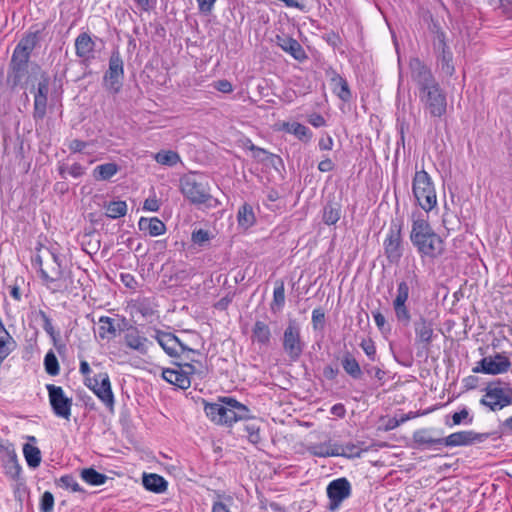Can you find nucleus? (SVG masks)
<instances>
[{
    "instance_id": "nucleus-1",
    "label": "nucleus",
    "mask_w": 512,
    "mask_h": 512,
    "mask_svg": "<svg viewBox=\"0 0 512 512\" xmlns=\"http://www.w3.org/2000/svg\"><path fill=\"white\" fill-rule=\"evenodd\" d=\"M63 256L55 246L36 247V254L32 258V265L37 268L39 276L52 293L69 290L67 282L71 272L66 273L63 269Z\"/></svg>"
},
{
    "instance_id": "nucleus-2",
    "label": "nucleus",
    "mask_w": 512,
    "mask_h": 512,
    "mask_svg": "<svg viewBox=\"0 0 512 512\" xmlns=\"http://www.w3.org/2000/svg\"><path fill=\"white\" fill-rule=\"evenodd\" d=\"M410 241L422 259H436L445 251L444 241L424 218L412 222Z\"/></svg>"
},
{
    "instance_id": "nucleus-3",
    "label": "nucleus",
    "mask_w": 512,
    "mask_h": 512,
    "mask_svg": "<svg viewBox=\"0 0 512 512\" xmlns=\"http://www.w3.org/2000/svg\"><path fill=\"white\" fill-rule=\"evenodd\" d=\"M412 192L418 205L426 212L437 205V196L430 175L425 170L416 171L412 181Z\"/></svg>"
},
{
    "instance_id": "nucleus-4",
    "label": "nucleus",
    "mask_w": 512,
    "mask_h": 512,
    "mask_svg": "<svg viewBox=\"0 0 512 512\" xmlns=\"http://www.w3.org/2000/svg\"><path fill=\"white\" fill-rule=\"evenodd\" d=\"M180 190L193 204H203L211 199L210 188L205 177L198 173H189L180 178Z\"/></svg>"
},
{
    "instance_id": "nucleus-5",
    "label": "nucleus",
    "mask_w": 512,
    "mask_h": 512,
    "mask_svg": "<svg viewBox=\"0 0 512 512\" xmlns=\"http://www.w3.org/2000/svg\"><path fill=\"white\" fill-rule=\"evenodd\" d=\"M480 404L491 411H499L512 404V387L500 380L488 383Z\"/></svg>"
},
{
    "instance_id": "nucleus-6",
    "label": "nucleus",
    "mask_w": 512,
    "mask_h": 512,
    "mask_svg": "<svg viewBox=\"0 0 512 512\" xmlns=\"http://www.w3.org/2000/svg\"><path fill=\"white\" fill-rule=\"evenodd\" d=\"M419 98L430 118L440 120L446 114L447 98L439 83L420 91Z\"/></svg>"
},
{
    "instance_id": "nucleus-7",
    "label": "nucleus",
    "mask_w": 512,
    "mask_h": 512,
    "mask_svg": "<svg viewBox=\"0 0 512 512\" xmlns=\"http://www.w3.org/2000/svg\"><path fill=\"white\" fill-rule=\"evenodd\" d=\"M124 79V62L119 49L111 51L108 69L103 76V86L111 94L120 92Z\"/></svg>"
},
{
    "instance_id": "nucleus-8",
    "label": "nucleus",
    "mask_w": 512,
    "mask_h": 512,
    "mask_svg": "<svg viewBox=\"0 0 512 512\" xmlns=\"http://www.w3.org/2000/svg\"><path fill=\"white\" fill-rule=\"evenodd\" d=\"M84 383L105 405L107 410L110 413H113L115 407V398L111 388L109 375L106 372H101L94 375L93 377H87Z\"/></svg>"
},
{
    "instance_id": "nucleus-9",
    "label": "nucleus",
    "mask_w": 512,
    "mask_h": 512,
    "mask_svg": "<svg viewBox=\"0 0 512 512\" xmlns=\"http://www.w3.org/2000/svg\"><path fill=\"white\" fill-rule=\"evenodd\" d=\"M282 346L290 361L296 362L303 354L305 343L301 339L300 328L294 321H290L284 330Z\"/></svg>"
},
{
    "instance_id": "nucleus-10",
    "label": "nucleus",
    "mask_w": 512,
    "mask_h": 512,
    "mask_svg": "<svg viewBox=\"0 0 512 512\" xmlns=\"http://www.w3.org/2000/svg\"><path fill=\"white\" fill-rule=\"evenodd\" d=\"M402 222L392 221L384 240V253L390 263H398L403 256Z\"/></svg>"
},
{
    "instance_id": "nucleus-11",
    "label": "nucleus",
    "mask_w": 512,
    "mask_h": 512,
    "mask_svg": "<svg viewBox=\"0 0 512 512\" xmlns=\"http://www.w3.org/2000/svg\"><path fill=\"white\" fill-rule=\"evenodd\" d=\"M96 40L98 37L93 38L89 32H81L75 38V55L81 65L88 67L96 60L98 54Z\"/></svg>"
},
{
    "instance_id": "nucleus-12",
    "label": "nucleus",
    "mask_w": 512,
    "mask_h": 512,
    "mask_svg": "<svg viewBox=\"0 0 512 512\" xmlns=\"http://www.w3.org/2000/svg\"><path fill=\"white\" fill-rule=\"evenodd\" d=\"M46 389L53 413L57 417L69 420L71 417L72 398L65 396L60 386L47 384Z\"/></svg>"
},
{
    "instance_id": "nucleus-13",
    "label": "nucleus",
    "mask_w": 512,
    "mask_h": 512,
    "mask_svg": "<svg viewBox=\"0 0 512 512\" xmlns=\"http://www.w3.org/2000/svg\"><path fill=\"white\" fill-rule=\"evenodd\" d=\"M195 373V367L186 363L177 365V368H166L162 371V377L170 384L186 390L191 386V375Z\"/></svg>"
},
{
    "instance_id": "nucleus-14",
    "label": "nucleus",
    "mask_w": 512,
    "mask_h": 512,
    "mask_svg": "<svg viewBox=\"0 0 512 512\" xmlns=\"http://www.w3.org/2000/svg\"><path fill=\"white\" fill-rule=\"evenodd\" d=\"M327 496L329 498V510H337L341 503L350 497L352 487L350 482L342 477L331 481L326 488Z\"/></svg>"
},
{
    "instance_id": "nucleus-15",
    "label": "nucleus",
    "mask_w": 512,
    "mask_h": 512,
    "mask_svg": "<svg viewBox=\"0 0 512 512\" xmlns=\"http://www.w3.org/2000/svg\"><path fill=\"white\" fill-rule=\"evenodd\" d=\"M510 367L511 362L509 358L501 353H497L493 357L488 356L482 358L473 368V372L497 375L507 372L510 369Z\"/></svg>"
},
{
    "instance_id": "nucleus-16",
    "label": "nucleus",
    "mask_w": 512,
    "mask_h": 512,
    "mask_svg": "<svg viewBox=\"0 0 512 512\" xmlns=\"http://www.w3.org/2000/svg\"><path fill=\"white\" fill-rule=\"evenodd\" d=\"M49 86L50 78L46 73L42 72L37 84V88L34 91L33 117L36 120V124H38L39 120H43L46 115Z\"/></svg>"
},
{
    "instance_id": "nucleus-17",
    "label": "nucleus",
    "mask_w": 512,
    "mask_h": 512,
    "mask_svg": "<svg viewBox=\"0 0 512 512\" xmlns=\"http://www.w3.org/2000/svg\"><path fill=\"white\" fill-rule=\"evenodd\" d=\"M222 402L225 404V413L223 414L221 425L232 426L237 421L251 417L249 408L236 399L224 397Z\"/></svg>"
},
{
    "instance_id": "nucleus-18",
    "label": "nucleus",
    "mask_w": 512,
    "mask_h": 512,
    "mask_svg": "<svg viewBox=\"0 0 512 512\" xmlns=\"http://www.w3.org/2000/svg\"><path fill=\"white\" fill-rule=\"evenodd\" d=\"M154 338L162 349L171 357L179 355V350L182 352L188 351L191 353H199L198 351L187 347L180 339L170 332L155 330Z\"/></svg>"
},
{
    "instance_id": "nucleus-19",
    "label": "nucleus",
    "mask_w": 512,
    "mask_h": 512,
    "mask_svg": "<svg viewBox=\"0 0 512 512\" xmlns=\"http://www.w3.org/2000/svg\"><path fill=\"white\" fill-rule=\"evenodd\" d=\"M415 344L428 349L435 337L434 322L423 315H419L413 322Z\"/></svg>"
},
{
    "instance_id": "nucleus-20",
    "label": "nucleus",
    "mask_w": 512,
    "mask_h": 512,
    "mask_svg": "<svg viewBox=\"0 0 512 512\" xmlns=\"http://www.w3.org/2000/svg\"><path fill=\"white\" fill-rule=\"evenodd\" d=\"M488 433H477L472 430L459 431L444 437V446L458 447L469 446L475 443H481L488 439Z\"/></svg>"
},
{
    "instance_id": "nucleus-21",
    "label": "nucleus",
    "mask_w": 512,
    "mask_h": 512,
    "mask_svg": "<svg viewBox=\"0 0 512 512\" xmlns=\"http://www.w3.org/2000/svg\"><path fill=\"white\" fill-rule=\"evenodd\" d=\"M410 68L412 80L418 86L419 92L425 90L426 87L438 84L431 70L419 59H413L410 62Z\"/></svg>"
},
{
    "instance_id": "nucleus-22",
    "label": "nucleus",
    "mask_w": 512,
    "mask_h": 512,
    "mask_svg": "<svg viewBox=\"0 0 512 512\" xmlns=\"http://www.w3.org/2000/svg\"><path fill=\"white\" fill-rule=\"evenodd\" d=\"M410 68L412 80L418 86L419 92L425 90L426 87L438 84L431 70L419 59H413L410 62Z\"/></svg>"
},
{
    "instance_id": "nucleus-23",
    "label": "nucleus",
    "mask_w": 512,
    "mask_h": 512,
    "mask_svg": "<svg viewBox=\"0 0 512 512\" xmlns=\"http://www.w3.org/2000/svg\"><path fill=\"white\" fill-rule=\"evenodd\" d=\"M276 44L285 52L289 53L294 59L303 61L307 59V54L301 44L294 38L287 35H277Z\"/></svg>"
},
{
    "instance_id": "nucleus-24",
    "label": "nucleus",
    "mask_w": 512,
    "mask_h": 512,
    "mask_svg": "<svg viewBox=\"0 0 512 512\" xmlns=\"http://www.w3.org/2000/svg\"><path fill=\"white\" fill-rule=\"evenodd\" d=\"M30 55L31 52L21 49V47L16 45L11 58V65L14 73V85H17V82L25 72Z\"/></svg>"
},
{
    "instance_id": "nucleus-25",
    "label": "nucleus",
    "mask_w": 512,
    "mask_h": 512,
    "mask_svg": "<svg viewBox=\"0 0 512 512\" xmlns=\"http://www.w3.org/2000/svg\"><path fill=\"white\" fill-rule=\"evenodd\" d=\"M415 447L421 449L437 448L444 446V438H435L427 429H420L413 433L412 436Z\"/></svg>"
},
{
    "instance_id": "nucleus-26",
    "label": "nucleus",
    "mask_w": 512,
    "mask_h": 512,
    "mask_svg": "<svg viewBox=\"0 0 512 512\" xmlns=\"http://www.w3.org/2000/svg\"><path fill=\"white\" fill-rule=\"evenodd\" d=\"M341 365L344 372L353 380H360L363 377V370L359 361L350 351H345L341 357Z\"/></svg>"
},
{
    "instance_id": "nucleus-27",
    "label": "nucleus",
    "mask_w": 512,
    "mask_h": 512,
    "mask_svg": "<svg viewBox=\"0 0 512 512\" xmlns=\"http://www.w3.org/2000/svg\"><path fill=\"white\" fill-rule=\"evenodd\" d=\"M272 333L268 324L257 320L252 328V341L260 347H268L271 342Z\"/></svg>"
},
{
    "instance_id": "nucleus-28",
    "label": "nucleus",
    "mask_w": 512,
    "mask_h": 512,
    "mask_svg": "<svg viewBox=\"0 0 512 512\" xmlns=\"http://www.w3.org/2000/svg\"><path fill=\"white\" fill-rule=\"evenodd\" d=\"M139 229L152 237L160 236L165 233V224L157 217L145 218L141 217L138 222Z\"/></svg>"
},
{
    "instance_id": "nucleus-29",
    "label": "nucleus",
    "mask_w": 512,
    "mask_h": 512,
    "mask_svg": "<svg viewBox=\"0 0 512 512\" xmlns=\"http://www.w3.org/2000/svg\"><path fill=\"white\" fill-rule=\"evenodd\" d=\"M45 28V25L41 28H38V26L31 27V29L21 38L17 46L32 53L34 48L40 42Z\"/></svg>"
},
{
    "instance_id": "nucleus-30",
    "label": "nucleus",
    "mask_w": 512,
    "mask_h": 512,
    "mask_svg": "<svg viewBox=\"0 0 512 512\" xmlns=\"http://www.w3.org/2000/svg\"><path fill=\"white\" fill-rule=\"evenodd\" d=\"M143 486L146 490L161 494L167 490L168 482L158 474H144L143 475Z\"/></svg>"
},
{
    "instance_id": "nucleus-31",
    "label": "nucleus",
    "mask_w": 512,
    "mask_h": 512,
    "mask_svg": "<svg viewBox=\"0 0 512 512\" xmlns=\"http://www.w3.org/2000/svg\"><path fill=\"white\" fill-rule=\"evenodd\" d=\"M332 91L335 93L343 102H349L352 98L351 91L349 89L348 82L339 74H335L331 78Z\"/></svg>"
},
{
    "instance_id": "nucleus-32",
    "label": "nucleus",
    "mask_w": 512,
    "mask_h": 512,
    "mask_svg": "<svg viewBox=\"0 0 512 512\" xmlns=\"http://www.w3.org/2000/svg\"><path fill=\"white\" fill-rule=\"evenodd\" d=\"M147 338L141 336L136 329H132L128 331L125 335V344L140 353H145L147 351Z\"/></svg>"
},
{
    "instance_id": "nucleus-33",
    "label": "nucleus",
    "mask_w": 512,
    "mask_h": 512,
    "mask_svg": "<svg viewBox=\"0 0 512 512\" xmlns=\"http://www.w3.org/2000/svg\"><path fill=\"white\" fill-rule=\"evenodd\" d=\"M98 335L102 340H109L116 336L115 320L108 316H101L98 320Z\"/></svg>"
},
{
    "instance_id": "nucleus-34",
    "label": "nucleus",
    "mask_w": 512,
    "mask_h": 512,
    "mask_svg": "<svg viewBox=\"0 0 512 512\" xmlns=\"http://www.w3.org/2000/svg\"><path fill=\"white\" fill-rule=\"evenodd\" d=\"M119 169V166L114 162L101 164L93 170V177L98 181L110 180Z\"/></svg>"
},
{
    "instance_id": "nucleus-35",
    "label": "nucleus",
    "mask_w": 512,
    "mask_h": 512,
    "mask_svg": "<svg viewBox=\"0 0 512 512\" xmlns=\"http://www.w3.org/2000/svg\"><path fill=\"white\" fill-rule=\"evenodd\" d=\"M237 220L239 226L245 229L252 227L256 221L253 207L248 203H244L238 210Z\"/></svg>"
},
{
    "instance_id": "nucleus-36",
    "label": "nucleus",
    "mask_w": 512,
    "mask_h": 512,
    "mask_svg": "<svg viewBox=\"0 0 512 512\" xmlns=\"http://www.w3.org/2000/svg\"><path fill=\"white\" fill-rule=\"evenodd\" d=\"M439 46H441L442 49L438 56L441 69L447 75H452L454 72L452 53L449 51L444 40L439 41Z\"/></svg>"
},
{
    "instance_id": "nucleus-37",
    "label": "nucleus",
    "mask_w": 512,
    "mask_h": 512,
    "mask_svg": "<svg viewBox=\"0 0 512 512\" xmlns=\"http://www.w3.org/2000/svg\"><path fill=\"white\" fill-rule=\"evenodd\" d=\"M23 455L27 462V465L30 468H37L41 463V451L37 446L31 445L29 443L24 444L23 446Z\"/></svg>"
},
{
    "instance_id": "nucleus-38",
    "label": "nucleus",
    "mask_w": 512,
    "mask_h": 512,
    "mask_svg": "<svg viewBox=\"0 0 512 512\" xmlns=\"http://www.w3.org/2000/svg\"><path fill=\"white\" fill-rule=\"evenodd\" d=\"M80 476L83 481L92 486L103 485L107 480V476L105 474L96 471L94 468L83 469Z\"/></svg>"
},
{
    "instance_id": "nucleus-39",
    "label": "nucleus",
    "mask_w": 512,
    "mask_h": 512,
    "mask_svg": "<svg viewBox=\"0 0 512 512\" xmlns=\"http://www.w3.org/2000/svg\"><path fill=\"white\" fill-rule=\"evenodd\" d=\"M204 411L211 421L221 425L223 414L225 413V404L220 403H207L204 407Z\"/></svg>"
},
{
    "instance_id": "nucleus-40",
    "label": "nucleus",
    "mask_w": 512,
    "mask_h": 512,
    "mask_svg": "<svg viewBox=\"0 0 512 512\" xmlns=\"http://www.w3.org/2000/svg\"><path fill=\"white\" fill-rule=\"evenodd\" d=\"M341 210L338 204L328 203L323 209L322 220L326 225H334L340 219Z\"/></svg>"
},
{
    "instance_id": "nucleus-41",
    "label": "nucleus",
    "mask_w": 512,
    "mask_h": 512,
    "mask_svg": "<svg viewBox=\"0 0 512 512\" xmlns=\"http://www.w3.org/2000/svg\"><path fill=\"white\" fill-rule=\"evenodd\" d=\"M392 306L397 322L403 326H408L411 322L412 316L407 303H392Z\"/></svg>"
},
{
    "instance_id": "nucleus-42",
    "label": "nucleus",
    "mask_w": 512,
    "mask_h": 512,
    "mask_svg": "<svg viewBox=\"0 0 512 512\" xmlns=\"http://www.w3.org/2000/svg\"><path fill=\"white\" fill-rule=\"evenodd\" d=\"M127 213V204L125 201H111L106 206V215L109 218L117 219L125 216Z\"/></svg>"
},
{
    "instance_id": "nucleus-43",
    "label": "nucleus",
    "mask_w": 512,
    "mask_h": 512,
    "mask_svg": "<svg viewBox=\"0 0 512 512\" xmlns=\"http://www.w3.org/2000/svg\"><path fill=\"white\" fill-rule=\"evenodd\" d=\"M155 160L161 165L173 167L180 162V156L171 150L160 151L155 155Z\"/></svg>"
},
{
    "instance_id": "nucleus-44",
    "label": "nucleus",
    "mask_w": 512,
    "mask_h": 512,
    "mask_svg": "<svg viewBox=\"0 0 512 512\" xmlns=\"http://www.w3.org/2000/svg\"><path fill=\"white\" fill-rule=\"evenodd\" d=\"M308 452L313 456L323 457V458L336 456V454H337L335 447L331 448L326 443L313 444L308 447Z\"/></svg>"
},
{
    "instance_id": "nucleus-45",
    "label": "nucleus",
    "mask_w": 512,
    "mask_h": 512,
    "mask_svg": "<svg viewBox=\"0 0 512 512\" xmlns=\"http://www.w3.org/2000/svg\"><path fill=\"white\" fill-rule=\"evenodd\" d=\"M6 474L13 480H18L21 475L22 468L17 460V455L12 451L8 462L5 465Z\"/></svg>"
},
{
    "instance_id": "nucleus-46",
    "label": "nucleus",
    "mask_w": 512,
    "mask_h": 512,
    "mask_svg": "<svg viewBox=\"0 0 512 512\" xmlns=\"http://www.w3.org/2000/svg\"><path fill=\"white\" fill-rule=\"evenodd\" d=\"M337 452L336 456H343L347 458L360 457L362 450L353 443H347L342 446H335Z\"/></svg>"
},
{
    "instance_id": "nucleus-47",
    "label": "nucleus",
    "mask_w": 512,
    "mask_h": 512,
    "mask_svg": "<svg viewBox=\"0 0 512 512\" xmlns=\"http://www.w3.org/2000/svg\"><path fill=\"white\" fill-rule=\"evenodd\" d=\"M44 366H45V371L51 376H56L60 372L58 359L52 351H49L45 355Z\"/></svg>"
},
{
    "instance_id": "nucleus-48",
    "label": "nucleus",
    "mask_w": 512,
    "mask_h": 512,
    "mask_svg": "<svg viewBox=\"0 0 512 512\" xmlns=\"http://www.w3.org/2000/svg\"><path fill=\"white\" fill-rule=\"evenodd\" d=\"M410 294V286L407 281L401 280L397 284L396 296L392 303H407Z\"/></svg>"
},
{
    "instance_id": "nucleus-49",
    "label": "nucleus",
    "mask_w": 512,
    "mask_h": 512,
    "mask_svg": "<svg viewBox=\"0 0 512 512\" xmlns=\"http://www.w3.org/2000/svg\"><path fill=\"white\" fill-rule=\"evenodd\" d=\"M56 485L65 489H70L73 492L83 491L75 477L72 475H64L60 477L58 480H56Z\"/></svg>"
},
{
    "instance_id": "nucleus-50",
    "label": "nucleus",
    "mask_w": 512,
    "mask_h": 512,
    "mask_svg": "<svg viewBox=\"0 0 512 512\" xmlns=\"http://www.w3.org/2000/svg\"><path fill=\"white\" fill-rule=\"evenodd\" d=\"M285 303V288L284 283L281 282L278 286L274 288L273 291V301L271 303V309L275 310L277 308L280 310Z\"/></svg>"
},
{
    "instance_id": "nucleus-51",
    "label": "nucleus",
    "mask_w": 512,
    "mask_h": 512,
    "mask_svg": "<svg viewBox=\"0 0 512 512\" xmlns=\"http://www.w3.org/2000/svg\"><path fill=\"white\" fill-rule=\"evenodd\" d=\"M37 316L40 317V319L42 320V322H43L42 327L45 330V332L50 337L55 339L56 331L54 329V326L52 324V320L50 319V317L43 310H39L37 313Z\"/></svg>"
},
{
    "instance_id": "nucleus-52",
    "label": "nucleus",
    "mask_w": 512,
    "mask_h": 512,
    "mask_svg": "<svg viewBox=\"0 0 512 512\" xmlns=\"http://www.w3.org/2000/svg\"><path fill=\"white\" fill-rule=\"evenodd\" d=\"M312 325L314 330H320L325 325V312L322 308H316L312 312Z\"/></svg>"
},
{
    "instance_id": "nucleus-53",
    "label": "nucleus",
    "mask_w": 512,
    "mask_h": 512,
    "mask_svg": "<svg viewBox=\"0 0 512 512\" xmlns=\"http://www.w3.org/2000/svg\"><path fill=\"white\" fill-rule=\"evenodd\" d=\"M54 507V496L51 492L45 491L40 500L41 512H52Z\"/></svg>"
},
{
    "instance_id": "nucleus-54",
    "label": "nucleus",
    "mask_w": 512,
    "mask_h": 512,
    "mask_svg": "<svg viewBox=\"0 0 512 512\" xmlns=\"http://www.w3.org/2000/svg\"><path fill=\"white\" fill-rule=\"evenodd\" d=\"M360 347L371 361L376 360V347L372 339H363L360 343Z\"/></svg>"
},
{
    "instance_id": "nucleus-55",
    "label": "nucleus",
    "mask_w": 512,
    "mask_h": 512,
    "mask_svg": "<svg viewBox=\"0 0 512 512\" xmlns=\"http://www.w3.org/2000/svg\"><path fill=\"white\" fill-rule=\"evenodd\" d=\"M245 431L248 434V440L252 444H258L261 441L260 428L256 424L245 425Z\"/></svg>"
},
{
    "instance_id": "nucleus-56",
    "label": "nucleus",
    "mask_w": 512,
    "mask_h": 512,
    "mask_svg": "<svg viewBox=\"0 0 512 512\" xmlns=\"http://www.w3.org/2000/svg\"><path fill=\"white\" fill-rule=\"evenodd\" d=\"M463 420H467V424L473 422V417L469 415V410L466 407L452 415V425H459Z\"/></svg>"
},
{
    "instance_id": "nucleus-57",
    "label": "nucleus",
    "mask_w": 512,
    "mask_h": 512,
    "mask_svg": "<svg viewBox=\"0 0 512 512\" xmlns=\"http://www.w3.org/2000/svg\"><path fill=\"white\" fill-rule=\"evenodd\" d=\"M249 150L252 151L253 158L263 164L266 162V160L268 159V157L270 155V152L254 145L253 143H250Z\"/></svg>"
},
{
    "instance_id": "nucleus-58",
    "label": "nucleus",
    "mask_w": 512,
    "mask_h": 512,
    "mask_svg": "<svg viewBox=\"0 0 512 512\" xmlns=\"http://www.w3.org/2000/svg\"><path fill=\"white\" fill-rule=\"evenodd\" d=\"M191 240L194 244L202 246L210 240V235H209L208 231L199 229V230L193 231V233L191 235Z\"/></svg>"
},
{
    "instance_id": "nucleus-59",
    "label": "nucleus",
    "mask_w": 512,
    "mask_h": 512,
    "mask_svg": "<svg viewBox=\"0 0 512 512\" xmlns=\"http://www.w3.org/2000/svg\"><path fill=\"white\" fill-rule=\"evenodd\" d=\"M198 11L203 15H210L215 7L217 0H196Z\"/></svg>"
},
{
    "instance_id": "nucleus-60",
    "label": "nucleus",
    "mask_w": 512,
    "mask_h": 512,
    "mask_svg": "<svg viewBox=\"0 0 512 512\" xmlns=\"http://www.w3.org/2000/svg\"><path fill=\"white\" fill-rule=\"evenodd\" d=\"M496 9L501 15L507 19H512V1L511 0H498Z\"/></svg>"
},
{
    "instance_id": "nucleus-61",
    "label": "nucleus",
    "mask_w": 512,
    "mask_h": 512,
    "mask_svg": "<svg viewBox=\"0 0 512 512\" xmlns=\"http://www.w3.org/2000/svg\"><path fill=\"white\" fill-rule=\"evenodd\" d=\"M364 370L368 375L374 376L381 383L385 381L386 372L382 370L380 367L367 365L364 366Z\"/></svg>"
},
{
    "instance_id": "nucleus-62",
    "label": "nucleus",
    "mask_w": 512,
    "mask_h": 512,
    "mask_svg": "<svg viewBox=\"0 0 512 512\" xmlns=\"http://www.w3.org/2000/svg\"><path fill=\"white\" fill-rule=\"evenodd\" d=\"M89 146V142L79 139H73L69 142L68 147L73 153L83 152Z\"/></svg>"
},
{
    "instance_id": "nucleus-63",
    "label": "nucleus",
    "mask_w": 512,
    "mask_h": 512,
    "mask_svg": "<svg viewBox=\"0 0 512 512\" xmlns=\"http://www.w3.org/2000/svg\"><path fill=\"white\" fill-rule=\"evenodd\" d=\"M214 88L222 93H231L233 91V86L230 81L223 79L215 82Z\"/></svg>"
},
{
    "instance_id": "nucleus-64",
    "label": "nucleus",
    "mask_w": 512,
    "mask_h": 512,
    "mask_svg": "<svg viewBox=\"0 0 512 512\" xmlns=\"http://www.w3.org/2000/svg\"><path fill=\"white\" fill-rule=\"evenodd\" d=\"M307 123L317 128L325 125V119L318 113H311L307 116Z\"/></svg>"
}]
</instances>
